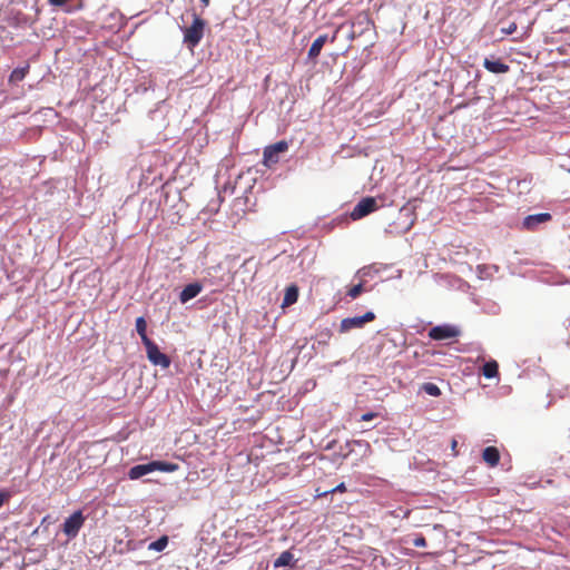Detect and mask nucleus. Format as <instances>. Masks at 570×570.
<instances>
[{"label":"nucleus","mask_w":570,"mask_h":570,"mask_svg":"<svg viewBox=\"0 0 570 570\" xmlns=\"http://www.w3.org/2000/svg\"><path fill=\"white\" fill-rule=\"evenodd\" d=\"M372 32H374V26L371 22L368 16L365 13L356 16L352 23L350 36H364Z\"/></svg>","instance_id":"0eeeda50"},{"label":"nucleus","mask_w":570,"mask_h":570,"mask_svg":"<svg viewBox=\"0 0 570 570\" xmlns=\"http://www.w3.org/2000/svg\"><path fill=\"white\" fill-rule=\"evenodd\" d=\"M294 554L291 551H284L279 554V557L274 561V568H282L293 564Z\"/></svg>","instance_id":"2eb2a0df"},{"label":"nucleus","mask_w":570,"mask_h":570,"mask_svg":"<svg viewBox=\"0 0 570 570\" xmlns=\"http://www.w3.org/2000/svg\"><path fill=\"white\" fill-rule=\"evenodd\" d=\"M484 269H485V267H483V266H481V265H479V266H478V272H479V274H480V277H483V271H484Z\"/></svg>","instance_id":"7c9ffc66"},{"label":"nucleus","mask_w":570,"mask_h":570,"mask_svg":"<svg viewBox=\"0 0 570 570\" xmlns=\"http://www.w3.org/2000/svg\"><path fill=\"white\" fill-rule=\"evenodd\" d=\"M483 375L487 379H493L498 375V363L495 361L487 362L483 365Z\"/></svg>","instance_id":"6ab92c4d"},{"label":"nucleus","mask_w":570,"mask_h":570,"mask_svg":"<svg viewBox=\"0 0 570 570\" xmlns=\"http://www.w3.org/2000/svg\"><path fill=\"white\" fill-rule=\"evenodd\" d=\"M363 292V284L360 283L357 285H354L347 293V295L354 299L356 298L361 293Z\"/></svg>","instance_id":"4be33fe9"},{"label":"nucleus","mask_w":570,"mask_h":570,"mask_svg":"<svg viewBox=\"0 0 570 570\" xmlns=\"http://www.w3.org/2000/svg\"><path fill=\"white\" fill-rule=\"evenodd\" d=\"M460 331L456 326L443 324L434 326L430 330L429 336L432 340L442 341L459 336Z\"/></svg>","instance_id":"6e6552de"},{"label":"nucleus","mask_w":570,"mask_h":570,"mask_svg":"<svg viewBox=\"0 0 570 570\" xmlns=\"http://www.w3.org/2000/svg\"><path fill=\"white\" fill-rule=\"evenodd\" d=\"M421 391H423L424 393H426L430 396H440L441 395L440 387L436 384L431 383V382L422 384Z\"/></svg>","instance_id":"aec40b11"},{"label":"nucleus","mask_w":570,"mask_h":570,"mask_svg":"<svg viewBox=\"0 0 570 570\" xmlns=\"http://www.w3.org/2000/svg\"><path fill=\"white\" fill-rule=\"evenodd\" d=\"M178 469V465L170 462L165 461H151L146 464H138L128 471V476L130 480H137L148 473L155 472V471H161V472H174Z\"/></svg>","instance_id":"f257e3e1"},{"label":"nucleus","mask_w":570,"mask_h":570,"mask_svg":"<svg viewBox=\"0 0 570 570\" xmlns=\"http://www.w3.org/2000/svg\"><path fill=\"white\" fill-rule=\"evenodd\" d=\"M136 331L137 333L139 334L140 338H141V342L142 344H146L148 343L149 341H151L148 336H147V323H146V320L140 316L136 320Z\"/></svg>","instance_id":"f3484780"},{"label":"nucleus","mask_w":570,"mask_h":570,"mask_svg":"<svg viewBox=\"0 0 570 570\" xmlns=\"http://www.w3.org/2000/svg\"><path fill=\"white\" fill-rule=\"evenodd\" d=\"M358 273H362V275H365V272H363V269H358Z\"/></svg>","instance_id":"72a5a7b5"},{"label":"nucleus","mask_w":570,"mask_h":570,"mask_svg":"<svg viewBox=\"0 0 570 570\" xmlns=\"http://www.w3.org/2000/svg\"><path fill=\"white\" fill-rule=\"evenodd\" d=\"M189 49H193L200 40V38H184Z\"/></svg>","instance_id":"a878e982"},{"label":"nucleus","mask_w":570,"mask_h":570,"mask_svg":"<svg viewBox=\"0 0 570 570\" xmlns=\"http://www.w3.org/2000/svg\"><path fill=\"white\" fill-rule=\"evenodd\" d=\"M209 1H210V0H200L202 4H203L204 7H207V6L209 4Z\"/></svg>","instance_id":"2f4dec72"},{"label":"nucleus","mask_w":570,"mask_h":570,"mask_svg":"<svg viewBox=\"0 0 570 570\" xmlns=\"http://www.w3.org/2000/svg\"><path fill=\"white\" fill-rule=\"evenodd\" d=\"M203 289V286L199 283H191L184 287V289L179 294V301L185 304L188 301L196 297Z\"/></svg>","instance_id":"f8f14e48"},{"label":"nucleus","mask_w":570,"mask_h":570,"mask_svg":"<svg viewBox=\"0 0 570 570\" xmlns=\"http://www.w3.org/2000/svg\"><path fill=\"white\" fill-rule=\"evenodd\" d=\"M298 298V287L295 284H292L286 287L282 307H287L297 302Z\"/></svg>","instance_id":"ddd939ff"},{"label":"nucleus","mask_w":570,"mask_h":570,"mask_svg":"<svg viewBox=\"0 0 570 570\" xmlns=\"http://www.w3.org/2000/svg\"><path fill=\"white\" fill-rule=\"evenodd\" d=\"M144 346L146 348L147 357L151 364L160 366L161 368H168L170 366V358L166 354L161 353L153 341L144 344Z\"/></svg>","instance_id":"7ed1b4c3"},{"label":"nucleus","mask_w":570,"mask_h":570,"mask_svg":"<svg viewBox=\"0 0 570 570\" xmlns=\"http://www.w3.org/2000/svg\"><path fill=\"white\" fill-rule=\"evenodd\" d=\"M358 273H362V275H365V272H363V269H358Z\"/></svg>","instance_id":"f704fd0d"},{"label":"nucleus","mask_w":570,"mask_h":570,"mask_svg":"<svg viewBox=\"0 0 570 570\" xmlns=\"http://www.w3.org/2000/svg\"><path fill=\"white\" fill-rule=\"evenodd\" d=\"M569 171H570V169H569Z\"/></svg>","instance_id":"c9c22d12"},{"label":"nucleus","mask_w":570,"mask_h":570,"mask_svg":"<svg viewBox=\"0 0 570 570\" xmlns=\"http://www.w3.org/2000/svg\"><path fill=\"white\" fill-rule=\"evenodd\" d=\"M413 546L416 548H424L426 547V540L423 535H417L412 541Z\"/></svg>","instance_id":"5701e85b"},{"label":"nucleus","mask_w":570,"mask_h":570,"mask_svg":"<svg viewBox=\"0 0 570 570\" xmlns=\"http://www.w3.org/2000/svg\"><path fill=\"white\" fill-rule=\"evenodd\" d=\"M346 490V487H345V483L342 482L340 483L338 485H336L335 488H333L332 490L330 491H325L323 493V495L327 494V493H334V492H344Z\"/></svg>","instance_id":"393cba45"},{"label":"nucleus","mask_w":570,"mask_h":570,"mask_svg":"<svg viewBox=\"0 0 570 570\" xmlns=\"http://www.w3.org/2000/svg\"><path fill=\"white\" fill-rule=\"evenodd\" d=\"M28 72H29V65L13 69L12 72L10 73L9 82L17 83V82L22 81Z\"/></svg>","instance_id":"dca6fc26"},{"label":"nucleus","mask_w":570,"mask_h":570,"mask_svg":"<svg viewBox=\"0 0 570 570\" xmlns=\"http://www.w3.org/2000/svg\"><path fill=\"white\" fill-rule=\"evenodd\" d=\"M483 67L492 72V73H505L507 71H509V66L505 65L503 61H501L500 59H497L494 57H491V58H485L484 61H483Z\"/></svg>","instance_id":"9b49d317"},{"label":"nucleus","mask_w":570,"mask_h":570,"mask_svg":"<svg viewBox=\"0 0 570 570\" xmlns=\"http://www.w3.org/2000/svg\"><path fill=\"white\" fill-rule=\"evenodd\" d=\"M85 523L82 511L73 512L62 524V531L68 538H76Z\"/></svg>","instance_id":"20e7f679"},{"label":"nucleus","mask_w":570,"mask_h":570,"mask_svg":"<svg viewBox=\"0 0 570 570\" xmlns=\"http://www.w3.org/2000/svg\"><path fill=\"white\" fill-rule=\"evenodd\" d=\"M377 414L376 413H373V412H367V413H364L362 416H361V420L362 421H371L372 419H374Z\"/></svg>","instance_id":"cd10ccee"},{"label":"nucleus","mask_w":570,"mask_h":570,"mask_svg":"<svg viewBox=\"0 0 570 570\" xmlns=\"http://www.w3.org/2000/svg\"><path fill=\"white\" fill-rule=\"evenodd\" d=\"M288 148L286 141H277L274 145L265 147L263 153V164L265 167L271 168L279 161V154L285 153Z\"/></svg>","instance_id":"f03ea898"},{"label":"nucleus","mask_w":570,"mask_h":570,"mask_svg":"<svg viewBox=\"0 0 570 570\" xmlns=\"http://www.w3.org/2000/svg\"><path fill=\"white\" fill-rule=\"evenodd\" d=\"M373 320H375L373 312H366L361 316L346 317L341 321L340 330L342 333H345L353 328H362L365 323L372 322Z\"/></svg>","instance_id":"423d86ee"},{"label":"nucleus","mask_w":570,"mask_h":570,"mask_svg":"<svg viewBox=\"0 0 570 570\" xmlns=\"http://www.w3.org/2000/svg\"><path fill=\"white\" fill-rule=\"evenodd\" d=\"M189 16L191 18V23L189 26H186L184 36H202L205 27V21L194 12Z\"/></svg>","instance_id":"9d476101"},{"label":"nucleus","mask_w":570,"mask_h":570,"mask_svg":"<svg viewBox=\"0 0 570 570\" xmlns=\"http://www.w3.org/2000/svg\"><path fill=\"white\" fill-rule=\"evenodd\" d=\"M8 0H0V7L3 6Z\"/></svg>","instance_id":"473e14b6"},{"label":"nucleus","mask_w":570,"mask_h":570,"mask_svg":"<svg viewBox=\"0 0 570 570\" xmlns=\"http://www.w3.org/2000/svg\"><path fill=\"white\" fill-rule=\"evenodd\" d=\"M515 30V24H511L508 29H502V31L504 32H508V33H512L513 31Z\"/></svg>","instance_id":"c85d7f7f"},{"label":"nucleus","mask_w":570,"mask_h":570,"mask_svg":"<svg viewBox=\"0 0 570 570\" xmlns=\"http://www.w3.org/2000/svg\"><path fill=\"white\" fill-rule=\"evenodd\" d=\"M50 6L53 7H65L67 6L71 0H47Z\"/></svg>","instance_id":"b1692460"},{"label":"nucleus","mask_w":570,"mask_h":570,"mask_svg":"<svg viewBox=\"0 0 570 570\" xmlns=\"http://www.w3.org/2000/svg\"><path fill=\"white\" fill-rule=\"evenodd\" d=\"M483 460L491 466H495L500 460V453L497 448L488 446L482 453Z\"/></svg>","instance_id":"4468645a"},{"label":"nucleus","mask_w":570,"mask_h":570,"mask_svg":"<svg viewBox=\"0 0 570 570\" xmlns=\"http://www.w3.org/2000/svg\"><path fill=\"white\" fill-rule=\"evenodd\" d=\"M326 39L327 38H316L315 39V41L313 42V45L309 48L308 58L314 59L320 55L323 46L325 45Z\"/></svg>","instance_id":"a211bd4d"},{"label":"nucleus","mask_w":570,"mask_h":570,"mask_svg":"<svg viewBox=\"0 0 570 570\" xmlns=\"http://www.w3.org/2000/svg\"><path fill=\"white\" fill-rule=\"evenodd\" d=\"M551 219V215L549 213H539L529 215L523 219V227L529 230L535 229L540 224H543Z\"/></svg>","instance_id":"1a4fd4ad"},{"label":"nucleus","mask_w":570,"mask_h":570,"mask_svg":"<svg viewBox=\"0 0 570 570\" xmlns=\"http://www.w3.org/2000/svg\"><path fill=\"white\" fill-rule=\"evenodd\" d=\"M377 209V202L374 197L362 198L351 212L353 220L361 219Z\"/></svg>","instance_id":"39448f33"},{"label":"nucleus","mask_w":570,"mask_h":570,"mask_svg":"<svg viewBox=\"0 0 570 570\" xmlns=\"http://www.w3.org/2000/svg\"><path fill=\"white\" fill-rule=\"evenodd\" d=\"M456 446H458V441H456V440H452V442H451V449H452V451H454V452H455Z\"/></svg>","instance_id":"c756f323"},{"label":"nucleus","mask_w":570,"mask_h":570,"mask_svg":"<svg viewBox=\"0 0 570 570\" xmlns=\"http://www.w3.org/2000/svg\"><path fill=\"white\" fill-rule=\"evenodd\" d=\"M168 544V537L163 535L156 541L151 542L148 547L149 550L163 551Z\"/></svg>","instance_id":"412c9836"},{"label":"nucleus","mask_w":570,"mask_h":570,"mask_svg":"<svg viewBox=\"0 0 570 570\" xmlns=\"http://www.w3.org/2000/svg\"><path fill=\"white\" fill-rule=\"evenodd\" d=\"M10 493L7 491H0V508L3 505V503L9 500Z\"/></svg>","instance_id":"bb28decb"}]
</instances>
